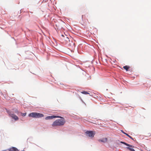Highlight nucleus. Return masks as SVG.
Listing matches in <instances>:
<instances>
[{
    "mask_svg": "<svg viewBox=\"0 0 151 151\" xmlns=\"http://www.w3.org/2000/svg\"><path fill=\"white\" fill-rule=\"evenodd\" d=\"M64 122L63 120L60 119L58 120H56L55 121L53 122L52 124L53 127H56L62 125L64 124Z\"/></svg>",
    "mask_w": 151,
    "mask_h": 151,
    "instance_id": "nucleus-1",
    "label": "nucleus"
},
{
    "mask_svg": "<svg viewBox=\"0 0 151 151\" xmlns=\"http://www.w3.org/2000/svg\"><path fill=\"white\" fill-rule=\"evenodd\" d=\"M68 40L69 41V44L68 45V49L67 50V52H68V53H67V55H70L73 50V43L72 42H71V43L70 42V40L67 37V42H68Z\"/></svg>",
    "mask_w": 151,
    "mask_h": 151,
    "instance_id": "nucleus-2",
    "label": "nucleus"
},
{
    "mask_svg": "<svg viewBox=\"0 0 151 151\" xmlns=\"http://www.w3.org/2000/svg\"><path fill=\"white\" fill-rule=\"evenodd\" d=\"M28 116L29 117H32L34 118H40L43 117V114L41 113H39L36 112H32L29 113Z\"/></svg>",
    "mask_w": 151,
    "mask_h": 151,
    "instance_id": "nucleus-3",
    "label": "nucleus"
},
{
    "mask_svg": "<svg viewBox=\"0 0 151 151\" xmlns=\"http://www.w3.org/2000/svg\"><path fill=\"white\" fill-rule=\"evenodd\" d=\"M85 133L87 136L92 138L94 137L95 134V132L92 131H87Z\"/></svg>",
    "mask_w": 151,
    "mask_h": 151,
    "instance_id": "nucleus-4",
    "label": "nucleus"
},
{
    "mask_svg": "<svg viewBox=\"0 0 151 151\" xmlns=\"http://www.w3.org/2000/svg\"><path fill=\"white\" fill-rule=\"evenodd\" d=\"M19 150L17 149L14 147H12L9 149H7L6 150H4L2 151H18Z\"/></svg>",
    "mask_w": 151,
    "mask_h": 151,
    "instance_id": "nucleus-5",
    "label": "nucleus"
},
{
    "mask_svg": "<svg viewBox=\"0 0 151 151\" xmlns=\"http://www.w3.org/2000/svg\"><path fill=\"white\" fill-rule=\"evenodd\" d=\"M61 118V117L59 116H48L45 118L46 120H48L51 119H53L54 118Z\"/></svg>",
    "mask_w": 151,
    "mask_h": 151,
    "instance_id": "nucleus-6",
    "label": "nucleus"
},
{
    "mask_svg": "<svg viewBox=\"0 0 151 151\" xmlns=\"http://www.w3.org/2000/svg\"><path fill=\"white\" fill-rule=\"evenodd\" d=\"M10 117H12L13 119H15L16 120H18V117L17 116V115L13 114H10Z\"/></svg>",
    "mask_w": 151,
    "mask_h": 151,
    "instance_id": "nucleus-7",
    "label": "nucleus"
},
{
    "mask_svg": "<svg viewBox=\"0 0 151 151\" xmlns=\"http://www.w3.org/2000/svg\"><path fill=\"white\" fill-rule=\"evenodd\" d=\"M120 143H121L122 144H124L129 147H131L132 148H134V146H133L132 145L129 144L128 143H125L124 142H122V141Z\"/></svg>",
    "mask_w": 151,
    "mask_h": 151,
    "instance_id": "nucleus-8",
    "label": "nucleus"
},
{
    "mask_svg": "<svg viewBox=\"0 0 151 151\" xmlns=\"http://www.w3.org/2000/svg\"><path fill=\"white\" fill-rule=\"evenodd\" d=\"M107 141V138H103L102 139H99V140H98V141L99 142H103L104 143L106 142Z\"/></svg>",
    "mask_w": 151,
    "mask_h": 151,
    "instance_id": "nucleus-9",
    "label": "nucleus"
},
{
    "mask_svg": "<svg viewBox=\"0 0 151 151\" xmlns=\"http://www.w3.org/2000/svg\"><path fill=\"white\" fill-rule=\"evenodd\" d=\"M123 68H124V69H125L126 70H127H127H128V69L129 68V67L127 65H126L125 66H124V67H123Z\"/></svg>",
    "mask_w": 151,
    "mask_h": 151,
    "instance_id": "nucleus-10",
    "label": "nucleus"
},
{
    "mask_svg": "<svg viewBox=\"0 0 151 151\" xmlns=\"http://www.w3.org/2000/svg\"><path fill=\"white\" fill-rule=\"evenodd\" d=\"M126 149L130 151H135L134 149L132 148H131L129 147H126Z\"/></svg>",
    "mask_w": 151,
    "mask_h": 151,
    "instance_id": "nucleus-11",
    "label": "nucleus"
},
{
    "mask_svg": "<svg viewBox=\"0 0 151 151\" xmlns=\"http://www.w3.org/2000/svg\"><path fill=\"white\" fill-rule=\"evenodd\" d=\"M81 93H83L84 94H89V93H88L87 91H83L81 92Z\"/></svg>",
    "mask_w": 151,
    "mask_h": 151,
    "instance_id": "nucleus-12",
    "label": "nucleus"
},
{
    "mask_svg": "<svg viewBox=\"0 0 151 151\" xmlns=\"http://www.w3.org/2000/svg\"><path fill=\"white\" fill-rule=\"evenodd\" d=\"M67 29H68V30L70 31L71 29H72V28L69 25H67Z\"/></svg>",
    "mask_w": 151,
    "mask_h": 151,
    "instance_id": "nucleus-13",
    "label": "nucleus"
},
{
    "mask_svg": "<svg viewBox=\"0 0 151 151\" xmlns=\"http://www.w3.org/2000/svg\"><path fill=\"white\" fill-rule=\"evenodd\" d=\"M126 135L128 136V137H129V138H131V139H132V140H134V139L131 136H130V135H129L128 134H126Z\"/></svg>",
    "mask_w": 151,
    "mask_h": 151,
    "instance_id": "nucleus-14",
    "label": "nucleus"
},
{
    "mask_svg": "<svg viewBox=\"0 0 151 151\" xmlns=\"http://www.w3.org/2000/svg\"><path fill=\"white\" fill-rule=\"evenodd\" d=\"M26 114H27L26 113H21V115L23 116H26Z\"/></svg>",
    "mask_w": 151,
    "mask_h": 151,
    "instance_id": "nucleus-15",
    "label": "nucleus"
},
{
    "mask_svg": "<svg viewBox=\"0 0 151 151\" xmlns=\"http://www.w3.org/2000/svg\"><path fill=\"white\" fill-rule=\"evenodd\" d=\"M151 135V134L150 133H149L147 134V136H150Z\"/></svg>",
    "mask_w": 151,
    "mask_h": 151,
    "instance_id": "nucleus-16",
    "label": "nucleus"
},
{
    "mask_svg": "<svg viewBox=\"0 0 151 151\" xmlns=\"http://www.w3.org/2000/svg\"><path fill=\"white\" fill-rule=\"evenodd\" d=\"M121 132H122V133L124 134H125V135H126V134H127V133H125V132H124L122 130L121 131Z\"/></svg>",
    "mask_w": 151,
    "mask_h": 151,
    "instance_id": "nucleus-17",
    "label": "nucleus"
},
{
    "mask_svg": "<svg viewBox=\"0 0 151 151\" xmlns=\"http://www.w3.org/2000/svg\"><path fill=\"white\" fill-rule=\"evenodd\" d=\"M16 113H18L17 110V111H16Z\"/></svg>",
    "mask_w": 151,
    "mask_h": 151,
    "instance_id": "nucleus-18",
    "label": "nucleus"
},
{
    "mask_svg": "<svg viewBox=\"0 0 151 151\" xmlns=\"http://www.w3.org/2000/svg\"><path fill=\"white\" fill-rule=\"evenodd\" d=\"M61 36H63L64 37V35H61Z\"/></svg>",
    "mask_w": 151,
    "mask_h": 151,
    "instance_id": "nucleus-19",
    "label": "nucleus"
}]
</instances>
